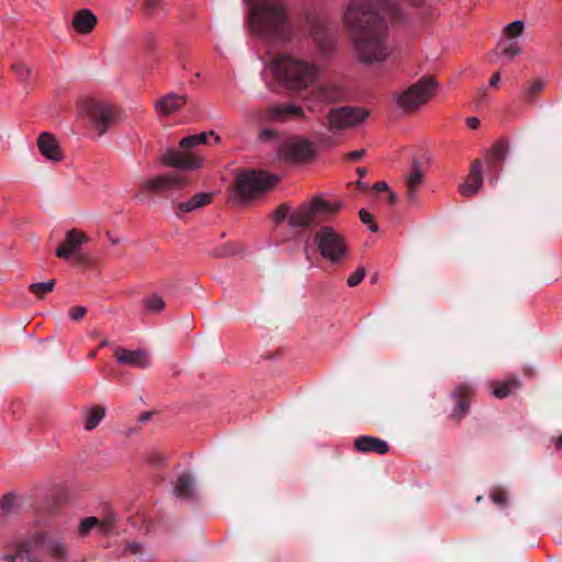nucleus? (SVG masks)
Returning <instances> with one entry per match:
<instances>
[{
  "instance_id": "a878e982",
  "label": "nucleus",
  "mask_w": 562,
  "mask_h": 562,
  "mask_svg": "<svg viewBox=\"0 0 562 562\" xmlns=\"http://www.w3.org/2000/svg\"><path fill=\"white\" fill-rule=\"evenodd\" d=\"M177 497L189 499L194 495V482L191 476L181 474L175 484Z\"/></svg>"
},
{
  "instance_id": "aec40b11",
  "label": "nucleus",
  "mask_w": 562,
  "mask_h": 562,
  "mask_svg": "<svg viewBox=\"0 0 562 562\" xmlns=\"http://www.w3.org/2000/svg\"><path fill=\"white\" fill-rule=\"evenodd\" d=\"M42 548L48 557L55 560V562H65L68 558V548L59 538H45L42 542Z\"/></svg>"
},
{
  "instance_id": "4d7b16f0",
  "label": "nucleus",
  "mask_w": 562,
  "mask_h": 562,
  "mask_svg": "<svg viewBox=\"0 0 562 562\" xmlns=\"http://www.w3.org/2000/svg\"><path fill=\"white\" fill-rule=\"evenodd\" d=\"M557 448L560 449L562 447V437H558L555 440Z\"/></svg>"
},
{
  "instance_id": "ddd939ff",
  "label": "nucleus",
  "mask_w": 562,
  "mask_h": 562,
  "mask_svg": "<svg viewBox=\"0 0 562 562\" xmlns=\"http://www.w3.org/2000/svg\"><path fill=\"white\" fill-rule=\"evenodd\" d=\"M114 355L116 357L117 362L123 366H131L145 369L150 364L149 355L144 349L128 350L116 347L114 349Z\"/></svg>"
},
{
  "instance_id": "20e7f679",
  "label": "nucleus",
  "mask_w": 562,
  "mask_h": 562,
  "mask_svg": "<svg viewBox=\"0 0 562 562\" xmlns=\"http://www.w3.org/2000/svg\"><path fill=\"white\" fill-rule=\"evenodd\" d=\"M277 182L278 177L266 171H246L236 178L229 190V200L238 204L247 203L273 188Z\"/></svg>"
},
{
  "instance_id": "13d9d810",
  "label": "nucleus",
  "mask_w": 562,
  "mask_h": 562,
  "mask_svg": "<svg viewBox=\"0 0 562 562\" xmlns=\"http://www.w3.org/2000/svg\"><path fill=\"white\" fill-rule=\"evenodd\" d=\"M109 345V341L106 339L102 340L100 344V347H105Z\"/></svg>"
},
{
  "instance_id": "1a4fd4ad",
  "label": "nucleus",
  "mask_w": 562,
  "mask_h": 562,
  "mask_svg": "<svg viewBox=\"0 0 562 562\" xmlns=\"http://www.w3.org/2000/svg\"><path fill=\"white\" fill-rule=\"evenodd\" d=\"M160 162L166 167L179 168L182 170H196L202 166V158L194 153L178 151L168 149L160 158Z\"/></svg>"
},
{
  "instance_id": "dca6fc26",
  "label": "nucleus",
  "mask_w": 562,
  "mask_h": 562,
  "mask_svg": "<svg viewBox=\"0 0 562 562\" xmlns=\"http://www.w3.org/2000/svg\"><path fill=\"white\" fill-rule=\"evenodd\" d=\"M482 184V165L480 161L475 160L471 165L469 176L464 182L459 186V190L463 196H473L480 191Z\"/></svg>"
},
{
  "instance_id": "de8ad7c7",
  "label": "nucleus",
  "mask_w": 562,
  "mask_h": 562,
  "mask_svg": "<svg viewBox=\"0 0 562 562\" xmlns=\"http://www.w3.org/2000/svg\"><path fill=\"white\" fill-rule=\"evenodd\" d=\"M274 134L276 133L272 130H263V131L260 132L259 138L261 140H266V139L272 138L274 136Z\"/></svg>"
},
{
  "instance_id": "c03bdc74",
  "label": "nucleus",
  "mask_w": 562,
  "mask_h": 562,
  "mask_svg": "<svg viewBox=\"0 0 562 562\" xmlns=\"http://www.w3.org/2000/svg\"><path fill=\"white\" fill-rule=\"evenodd\" d=\"M161 0H145V8L151 14L157 9Z\"/></svg>"
},
{
  "instance_id": "79ce46f5",
  "label": "nucleus",
  "mask_w": 562,
  "mask_h": 562,
  "mask_svg": "<svg viewBox=\"0 0 562 562\" xmlns=\"http://www.w3.org/2000/svg\"><path fill=\"white\" fill-rule=\"evenodd\" d=\"M491 155L497 159L503 160L505 158V146L502 143H497L491 149Z\"/></svg>"
},
{
  "instance_id": "423d86ee",
  "label": "nucleus",
  "mask_w": 562,
  "mask_h": 562,
  "mask_svg": "<svg viewBox=\"0 0 562 562\" xmlns=\"http://www.w3.org/2000/svg\"><path fill=\"white\" fill-rule=\"evenodd\" d=\"M80 114L86 116L101 136L115 124V110L109 103L88 100L81 103Z\"/></svg>"
},
{
  "instance_id": "b1692460",
  "label": "nucleus",
  "mask_w": 562,
  "mask_h": 562,
  "mask_svg": "<svg viewBox=\"0 0 562 562\" xmlns=\"http://www.w3.org/2000/svg\"><path fill=\"white\" fill-rule=\"evenodd\" d=\"M310 204L316 217L321 215L330 216L336 214L342 206L340 201L330 203L323 198H315Z\"/></svg>"
},
{
  "instance_id": "09e8293b",
  "label": "nucleus",
  "mask_w": 562,
  "mask_h": 562,
  "mask_svg": "<svg viewBox=\"0 0 562 562\" xmlns=\"http://www.w3.org/2000/svg\"><path fill=\"white\" fill-rule=\"evenodd\" d=\"M479 124H480V120L477 117H475V116L469 117L467 120V125L471 130L477 128Z\"/></svg>"
},
{
  "instance_id": "c85d7f7f",
  "label": "nucleus",
  "mask_w": 562,
  "mask_h": 562,
  "mask_svg": "<svg viewBox=\"0 0 562 562\" xmlns=\"http://www.w3.org/2000/svg\"><path fill=\"white\" fill-rule=\"evenodd\" d=\"M211 193H196L190 200L179 204V210L182 212H192L211 202Z\"/></svg>"
},
{
  "instance_id": "3c124183",
  "label": "nucleus",
  "mask_w": 562,
  "mask_h": 562,
  "mask_svg": "<svg viewBox=\"0 0 562 562\" xmlns=\"http://www.w3.org/2000/svg\"><path fill=\"white\" fill-rule=\"evenodd\" d=\"M373 189L376 190V191H387L389 190V186L386 182H376L374 186H373Z\"/></svg>"
},
{
  "instance_id": "9d476101",
  "label": "nucleus",
  "mask_w": 562,
  "mask_h": 562,
  "mask_svg": "<svg viewBox=\"0 0 562 562\" xmlns=\"http://www.w3.org/2000/svg\"><path fill=\"white\" fill-rule=\"evenodd\" d=\"M187 184V178L181 172H168L155 176L142 182L140 187L147 191H169L177 190Z\"/></svg>"
},
{
  "instance_id": "864d4df0",
  "label": "nucleus",
  "mask_w": 562,
  "mask_h": 562,
  "mask_svg": "<svg viewBox=\"0 0 562 562\" xmlns=\"http://www.w3.org/2000/svg\"><path fill=\"white\" fill-rule=\"evenodd\" d=\"M22 555L21 554H15V555H7L4 557V560L7 562H18L19 559H21Z\"/></svg>"
},
{
  "instance_id": "6e6d98bb",
  "label": "nucleus",
  "mask_w": 562,
  "mask_h": 562,
  "mask_svg": "<svg viewBox=\"0 0 562 562\" xmlns=\"http://www.w3.org/2000/svg\"><path fill=\"white\" fill-rule=\"evenodd\" d=\"M357 173L360 178L364 177L367 175V169L364 168H357Z\"/></svg>"
},
{
  "instance_id": "58836bf2",
  "label": "nucleus",
  "mask_w": 562,
  "mask_h": 562,
  "mask_svg": "<svg viewBox=\"0 0 562 562\" xmlns=\"http://www.w3.org/2000/svg\"><path fill=\"white\" fill-rule=\"evenodd\" d=\"M15 503V497L12 495H5L0 501V507L4 513H9L12 510Z\"/></svg>"
},
{
  "instance_id": "f8f14e48",
  "label": "nucleus",
  "mask_w": 562,
  "mask_h": 562,
  "mask_svg": "<svg viewBox=\"0 0 562 562\" xmlns=\"http://www.w3.org/2000/svg\"><path fill=\"white\" fill-rule=\"evenodd\" d=\"M188 101L189 97L187 94L170 92L156 100L154 106L158 116L167 117L179 112Z\"/></svg>"
},
{
  "instance_id": "ea45409f",
  "label": "nucleus",
  "mask_w": 562,
  "mask_h": 562,
  "mask_svg": "<svg viewBox=\"0 0 562 562\" xmlns=\"http://www.w3.org/2000/svg\"><path fill=\"white\" fill-rule=\"evenodd\" d=\"M469 409V405L465 402H459L453 408L452 416L457 419L462 418Z\"/></svg>"
},
{
  "instance_id": "473e14b6",
  "label": "nucleus",
  "mask_w": 562,
  "mask_h": 562,
  "mask_svg": "<svg viewBox=\"0 0 562 562\" xmlns=\"http://www.w3.org/2000/svg\"><path fill=\"white\" fill-rule=\"evenodd\" d=\"M206 138H207V134L205 132H201L195 135H190V136L183 137L180 140L179 145L182 149H190V148H193L198 145L205 143Z\"/></svg>"
},
{
  "instance_id": "39448f33",
  "label": "nucleus",
  "mask_w": 562,
  "mask_h": 562,
  "mask_svg": "<svg viewBox=\"0 0 562 562\" xmlns=\"http://www.w3.org/2000/svg\"><path fill=\"white\" fill-rule=\"evenodd\" d=\"M436 87L437 81L432 77H425L396 93L395 103L403 111H414L434 97Z\"/></svg>"
},
{
  "instance_id": "4be33fe9",
  "label": "nucleus",
  "mask_w": 562,
  "mask_h": 562,
  "mask_svg": "<svg viewBox=\"0 0 562 562\" xmlns=\"http://www.w3.org/2000/svg\"><path fill=\"white\" fill-rule=\"evenodd\" d=\"M316 218L311 204H303L289 214V224L293 227L311 225Z\"/></svg>"
},
{
  "instance_id": "6ab92c4d",
  "label": "nucleus",
  "mask_w": 562,
  "mask_h": 562,
  "mask_svg": "<svg viewBox=\"0 0 562 562\" xmlns=\"http://www.w3.org/2000/svg\"><path fill=\"white\" fill-rule=\"evenodd\" d=\"M355 448L359 452H375L378 454H385L389 451L386 441L372 436H361L355 440Z\"/></svg>"
},
{
  "instance_id": "a19ab883",
  "label": "nucleus",
  "mask_w": 562,
  "mask_h": 562,
  "mask_svg": "<svg viewBox=\"0 0 562 562\" xmlns=\"http://www.w3.org/2000/svg\"><path fill=\"white\" fill-rule=\"evenodd\" d=\"M87 313V308L83 306H75L69 311V318L71 321H80Z\"/></svg>"
},
{
  "instance_id": "a18cd8bd",
  "label": "nucleus",
  "mask_w": 562,
  "mask_h": 562,
  "mask_svg": "<svg viewBox=\"0 0 562 562\" xmlns=\"http://www.w3.org/2000/svg\"><path fill=\"white\" fill-rule=\"evenodd\" d=\"M491 498L498 505H504L506 502V495L503 492L492 494Z\"/></svg>"
},
{
  "instance_id": "e433bc0d",
  "label": "nucleus",
  "mask_w": 562,
  "mask_h": 562,
  "mask_svg": "<svg viewBox=\"0 0 562 562\" xmlns=\"http://www.w3.org/2000/svg\"><path fill=\"white\" fill-rule=\"evenodd\" d=\"M366 271L364 268L357 269L353 273H351L348 279L347 283L349 286H356L358 285L364 278Z\"/></svg>"
},
{
  "instance_id": "052dcab7",
  "label": "nucleus",
  "mask_w": 562,
  "mask_h": 562,
  "mask_svg": "<svg viewBox=\"0 0 562 562\" xmlns=\"http://www.w3.org/2000/svg\"><path fill=\"white\" fill-rule=\"evenodd\" d=\"M459 390H460V391H461V390L467 391V386L460 387Z\"/></svg>"
},
{
  "instance_id": "f257e3e1",
  "label": "nucleus",
  "mask_w": 562,
  "mask_h": 562,
  "mask_svg": "<svg viewBox=\"0 0 562 562\" xmlns=\"http://www.w3.org/2000/svg\"><path fill=\"white\" fill-rule=\"evenodd\" d=\"M403 18L402 11L390 0H350L342 15L349 29L358 60L363 65H379L393 53L387 21Z\"/></svg>"
},
{
  "instance_id": "412c9836",
  "label": "nucleus",
  "mask_w": 562,
  "mask_h": 562,
  "mask_svg": "<svg viewBox=\"0 0 562 562\" xmlns=\"http://www.w3.org/2000/svg\"><path fill=\"white\" fill-rule=\"evenodd\" d=\"M424 181V172L417 161L414 162L413 170L406 178V199L411 203L417 202L418 189Z\"/></svg>"
},
{
  "instance_id": "8fccbe9b",
  "label": "nucleus",
  "mask_w": 562,
  "mask_h": 562,
  "mask_svg": "<svg viewBox=\"0 0 562 562\" xmlns=\"http://www.w3.org/2000/svg\"><path fill=\"white\" fill-rule=\"evenodd\" d=\"M125 551L132 553V554H137L140 552V546L138 543H131L126 549Z\"/></svg>"
},
{
  "instance_id": "4468645a",
  "label": "nucleus",
  "mask_w": 562,
  "mask_h": 562,
  "mask_svg": "<svg viewBox=\"0 0 562 562\" xmlns=\"http://www.w3.org/2000/svg\"><path fill=\"white\" fill-rule=\"evenodd\" d=\"M310 34L318 49L322 52L329 54L335 49V35L328 30L325 23H314L311 27Z\"/></svg>"
},
{
  "instance_id": "37998d69",
  "label": "nucleus",
  "mask_w": 562,
  "mask_h": 562,
  "mask_svg": "<svg viewBox=\"0 0 562 562\" xmlns=\"http://www.w3.org/2000/svg\"><path fill=\"white\" fill-rule=\"evenodd\" d=\"M290 213H291V209L289 206H286V205L280 206L274 213L277 222H281L284 220L289 221Z\"/></svg>"
},
{
  "instance_id": "6e6552de",
  "label": "nucleus",
  "mask_w": 562,
  "mask_h": 562,
  "mask_svg": "<svg viewBox=\"0 0 562 562\" xmlns=\"http://www.w3.org/2000/svg\"><path fill=\"white\" fill-rule=\"evenodd\" d=\"M315 243L321 255L331 262H339L347 254L344 237L329 226L319 228L315 235Z\"/></svg>"
},
{
  "instance_id": "c756f323",
  "label": "nucleus",
  "mask_w": 562,
  "mask_h": 562,
  "mask_svg": "<svg viewBox=\"0 0 562 562\" xmlns=\"http://www.w3.org/2000/svg\"><path fill=\"white\" fill-rule=\"evenodd\" d=\"M520 387V381L518 378H512L499 383L492 392L496 398H505Z\"/></svg>"
},
{
  "instance_id": "5fc2aeb1",
  "label": "nucleus",
  "mask_w": 562,
  "mask_h": 562,
  "mask_svg": "<svg viewBox=\"0 0 562 562\" xmlns=\"http://www.w3.org/2000/svg\"><path fill=\"white\" fill-rule=\"evenodd\" d=\"M389 202H390L391 204H394V203H396V202H397V195H396V193H395V192H392V191L390 192V194H389Z\"/></svg>"
},
{
  "instance_id": "4c0bfd02",
  "label": "nucleus",
  "mask_w": 562,
  "mask_h": 562,
  "mask_svg": "<svg viewBox=\"0 0 562 562\" xmlns=\"http://www.w3.org/2000/svg\"><path fill=\"white\" fill-rule=\"evenodd\" d=\"M359 216L362 223L369 224V229L373 233L378 232V225L373 223V216L366 210H360Z\"/></svg>"
},
{
  "instance_id": "603ef678",
  "label": "nucleus",
  "mask_w": 562,
  "mask_h": 562,
  "mask_svg": "<svg viewBox=\"0 0 562 562\" xmlns=\"http://www.w3.org/2000/svg\"><path fill=\"white\" fill-rule=\"evenodd\" d=\"M499 79H501V75L499 72H495L491 79H490V86L491 87H496L499 82Z\"/></svg>"
},
{
  "instance_id": "c9c22d12",
  "label": "nucleus",
  "mask_w": 562,
  "mask_h": 562,
  "mask_svg": "<svg viewBox=\"0 0 562 562\" xmlns=\"http://www.w3.org/2000/svg\"><path fill=\"white\" fill-rule=\"evenodd\" d=\"M13 69L20 81L27 82L30 80L31 69L26 65L22 63H16L13 65Z\"/></svg>"
},
{
  "instance_id": "2f4dec72",
  "label": "nucleus",
  "mask_w": 562,
  "mask_h": 562,
  "mask_svg": "<svg viewBox=\"0 0 562 562\" xmlns=\"http://www.w3.org/2000/svg\"><path fill=\"white\" fill-rule=\"evenodd\" d=\"M56 285L55 279L45 282H34L29 285V291L37 299H43L46 294L54 291Z\"/></svg>"
},
{
  "instance_id": "f03ea898",
  "label": "nucleus",
  "mask_w": 562,
  "mask_h": 562,
  "mask_svg": "<svg viewBox=\"0 0 562 562\" xmlns=\"http://www.w3.org/2000/svg\"><path fill=\"white\" fill-rule=\"evenodd\" d=\"M251 31L282 43L291 40L292 29L281 0H259L249 11Z\"/></svg>"
},
{
  "instance_id": "5701e85b",
  "label": "nucleus",
  "mask_w": 562,
  "mask_h": 562,
  "mask_svg": "<svg viewBox=\"0 0 562 562\" xmlns=\"http://www.w3.org/2000/svg\"><path fill=\"white\" fill-rule=\"evenodd\" d=\"M97 24V16L90 10L83 9L77 12L72 20V26L78 33L88 34Z\"/></svg>"
},
{
  "instance_id": "0eeeda50",
  "label": "nucleus",
  "mask_w": 562,
  "mask_h": 562,
  "mask_svg": "<svg viewBox=\"0 0 562 562\" xmlns=\"http://www.w3.org/2000/svg\"><path fill=\"white\" fill-rule=\"evenodd\" d=\"M368 111L363 108L340 106L331 109L327 114V127L331 133H341L362 123Z\"/></svg>"
},
{
  "instance_id": "7c9ffc66",
  "label": "nucleus",
  "mask_w": 562,
  "mask_h": 562,
  "mask_svg": "<svg viewBox=\"0 0 562 562\" xmlns=\"http://www.w3.org/2000/svg\"><path fill=\"white\" fill-rule=\"evenodd\" d=\"M501 55L507 60H512L514 57L521 53V47L516 40H506L498 43Z\"/></svg>"
},
{
  "instance_id": "9b49d317",
  "label": "nucleus",
  "mask_w": 562,
  "mask_h": 562,
  "mask_svg": "<svg viewBox=\"0 0 562 562\" xmlns=\"http://www.w3.org/2000/svg\"><path fill=\"white\" fill-rule=\"evenodd\" d=\"M88 240L89 237L83 232L77 229L67 231L64 241L56 248L55 254L58 258L69 260Z\"/></svg>"
},
{
  "instance_id": "f3484780",
  "label": "nucleus",
  "mask_w": 562,
  "mask_h": 562,
  "mask_svg": "<svg viewBox=\"0 0 562 562\" xmlns=\"http://www.w3.org/2000/svg\"><path fill=\"white\" fill-rule=\"evenodd\" d=\"M267 116L272 121L285 122L292 119L304 117V111L294 103L277 104L269 108Z\"/></svg>"
},
{
  "instance_id": "72a5a7b5",
  "label": "nucleus",
  "mask_w": 562,
  "mask_h": 562,
  "mask_svg": "<svg viewBox=\"0 0 562 562\" xmlns=\"http://www.w3.org/2000/svg\"><path fill=\"white\" fill-rule=\"evenodd\" d=\"M525 23L521 20H516L507 24L504 29L508 40H516L522 34Z\"/></svg>"
},
{
  "instance_id": "bf43d9fd",
  "label": "nucleus",
  "mask_w": 562,
  "mask_h": 562,
  "mask_svg": "<svg viewBox=\"0 0 562 562\" xmlns=\"http://www.w3.org/2000/svg\"><path fill=\"white\" fill-rule=\"evenodd\" d=\"M424 13H425V14H430V11L425 10V11H424Z\"/></svg>"
},
{
  "instance_id": "2eb2a0df",
  "label": "nucleus",
  "mask_w": 562,
  "mask_h": 562,
  "mask_svg": "<svg viewBox=\"0 0 562 562\" xmlns=\"http://www.w3.org/2000/svg\"><path fill=\"white\" fill-rule=\"evenodd\" d=\"M38 150L47 160L58 162L64 159L63 150L57 138L47 133H42L37 138Z\"/></svg>"
},
{
  "instance_id": "bb28decb",
  "label": "nucleus",
  "mask_w": 562,
  "mask_h": 562,
  "mask_svg": "<svg viewBox=\"0 0 562 562\" xmlns=\"http://www.w3.org/2000/svg\"><path fill=\"white\" fill-rule=\"evenodd\" d=\"M113 524V520L111 518H106L102 521H100L95 517H88L85 518L80 524V532L87 533L93 528H99V530L103 533L108 532Z\"/></svg>"
},
{
  "instance_id": "49530a36",
  "label": "nucleus",
  "mask_w": 562,
  "mask_h": 562,
  "mask_svg": "<svg viewBox=\"0 0 562 562\" xmlns=\"http://www.w3.org/2000/svg\"><path fill=\"white\" fill-rule=\"evenodd\" d=\"M364 149L353 150L348 154V158L351 160H359L364 156Z\"/></svg>"
},
{
  "instance_id": "7ed1b4c3",
  "label": "nucleus",
  "mask_w": 562,
  "mask_h": 562,
  "mask_svg": "<svg viewBox=\"0 0 562 562\" xmlns=\"http://www.w3.org/2000/svg\"><path fill=\"white\" fill-rule=\"evenodd\" d=\"M272 72L289 88L303 90L316 82L319 67L308 60L285 54L272 61Z\"/></svg>"
},
{
  "instance_id": "cd10ccee",
  "label": "nucleus",
  "mask_w": 562,
  "mask_h": 562,
  "mask_svg": "<svg viewBox=\"0 0 562 562\" xmlns=\"http://www.w3.org/2000/svg\"><path fill=\"white\" fill-rule=\"evenodd\" d=\"M542 89L543 82L540 79H535L532 81L527 82L520 91L521 101L526 103L533 102Z\"/></svg>"
},
{
  "instance_id": "f704fd0d",
  "label": "nucleus",
  "mask_w": 562,
  "mask_h": 562,
  "mask_svg": "<svg viewBox=\"0 0 562 562\" xmlns=\"http://www.w3.org/2000/svg\"><path fill=\"white\" fill-rule=\"evenodd\" d=\"M144 304L149 311L155 312V313H158L165 308L164 300L156 294H153L149 297H147L144 301Z\"/></svg>"
},
{
  "instance_id": "a211bd4d",
  "label": "nucleus",
  "mask_w": 562,
  "mask_h": 562,
  "mask_svg": "<svg viewBox=\"0 0 562 562\" xmlns=\"http://www.w3.org/2000/svg\"><path fill=\"white\" fill-rule=\"evenodd\" d=\"M310 153V145L305 140L290 139L286 140L280 151L279 157L285 160H300Z\"/></svg>"
},
{
  "instance_id": "393cba45",
  "label": "nucleus",
  "mask_w": 562,
  "mask_h": 562,
  "mask_svg": "<svg viewBox=\"0 0 562 562\" xmlns=\"http://www.w3.org/2000/svg\"><path fill=\"white\" fill-rule=\"evenodd\" d=\"M105 408L100 406L86 407L83 409L85 424L83 428L87 431L93 430L104 418Z\"/></svg>"
}]
</instances>
